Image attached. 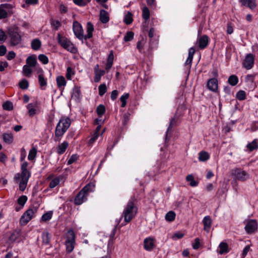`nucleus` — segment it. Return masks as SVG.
Returning <instances> with one entry per match:
<instances>
[{"label":"nucleus","mask_w":258,"mask_h":258,"mask_svg":"<svg viewBox=\"0 0 258 258\" xmlns=\"http://www.w3.org/2000/svg\"><path fill=\"white\" fill-rule=\"evenodd\" d=\"M27 166L28 163L24 162L21 165V173L16 174L14 177L15 181L19 183V189L21 191L25 189L30 176V173L27 170Z\"/></svg>","instance_id":"f257e3e1"},{"label":"nucleus","mask_w":258,"mask_h":258,"mask_svg":"<svg viewBox=\"0 0 258 258\" xmlns=\"http://www.w3.org/2000/svg\"><path fill=\"white\" fill-rule=\"evenodd\" d=\"M71 123V120L69 118H61L57 124L55 130V138L54 140L55 142L59 140V137L64 135L70 127Z\"/></svg>","instance_id":"f03ea898"},{"label":"nucleus","mask_w":258,"mask_h":258,"mask_svg":"<svg viewBox=\"0 0 258 258\" xmlns=\"http://www.w3.org/2000/svg\"><path fill=\"white\" fill-rule=\"evenodd\" d=\"M137 212V208L135 206L133 202L130 201L123 212L124 221L126 223L130 222L135 217Z\"/></svg>","instance_id":"7ed1b4c3"},{"label":"nucleus","mask_w":258,"mask_h":258,"mask_svg":"<svg viewBox=\"0 0 258 258\" xmlns=\"http://www.w3.org/2000/svg\"><path fill=\"white\" fill-rule=\"evenodd\" d=\"M10 45L12 46H21L22 44V37L18 32L17 29H10L8 32Z\"/></svg>","instance_id":"20e7f679"},{"label":"nucleus","mask_w":258,"mask_h":258,"mask_svg":"<svg viewBox=\"0 0 258 258\" xmlns=\"http://www.w3.org/2000/svg\"><path fill=\"white\" fill-rule=\"evenodd\" d=\"M57 39L58 43L63 48L72 53H75L77 52V48L66 37L61 36L59 34H58Z\"/></svg>","instance_id":"39448f33"},{"label":"nucleus","mask_w":258,"mask_h":258,"mask_svg":"<svg viewBox=\"0 0 258 258\" xmlns=\"http://www.w3.org/2000/svg\"><path fill=\"white\" fill-rule=\"evenodd\" d=\"M37 212V209L35 207L27 210L21 216L20 223L21 225H26L35 216Z\"/></svg>","instance_id":"423d86ee"},{"label":"nucleus","mask_w":258,"mask_h":258,"mask_svg":"<svg viewBox=\"0 0 258 258\" xmlns=\"http://www.w3.org/2000/svg\"><path fill=\"white\" fill-rule=\"evenodd\" d=\"M66 238V250L69 253H70L74 250L75 243V235L72 230H69L68 231Z\"/></svg>","instance_id":"0eeeda50"},{"label":"nucleus","mask_w":258,"mask_h":258,"mask_svg":"<svg viewBox=\"0 0 258 258\" xmlns=\"http://www.w3.org/2000/svg\"><path fill=\"white\" fill-rule=\"evenodd\" d=\"M13 6L10 4L0 5V20L4 19L13 14Z\"/></svg>","instance_id":"6e6552de"},{"label":"nucleus","mask_w":258,"mask_h":258,"mask_svg":"<svg viewBox=\"0 0 258 258\" xmlns=\"http://www.w3.org/2000/svg\"><path fill=\"white\" fill-rule=\"evenodd\" d=\"M244 228L246 233L248 234L254 233L257 229V223L256 220L251 219L247 221Z\"/></svg>","instance_id":"1a4fd4ad"},{"label":"nucleus","mask_w":258,"mask_h":258,"mask_svg":"<svg viewBox=\"0 0 258 258\" xmlns=\"http://www.w3.org/2000/svg\"><path fill=\"white\" fill-rule=\"evenodd\" d=\"M73 31L76 36L80 40L85 39V36L83 35V30L81 24L75 21L73 24Z\"/></svg>","instance_id":"9d476101"},{"label":"nucleus","mask_w":258,"mask_h":258,"mask_svg":"<svg viewBox=\"0 0 258 258\" xmlns=\"http://www.w3.org/2000/svg\"><path fill=\"white\" fill-rule=\"evenodd\" d=\"M254 56L251 53L247 54L243 62V66L246 70L251 69L254 64Z\"/></svg>","instance_id":"9b49d317"},{"label":"nucleus","mask_w":258,"mask_h":258,"mask_svg":"<svg viewBox=\"0 0 258 258\" xmlns=\"http://www.w3.org/2000/svg\"><path fill=\"white\" fill-rule=\"evenodd\" d=\"M233 174L236 179L242 181L249 178V174L245 171L239 168L236 169Z\"/></svg>","instance_id":"f8f14e48"},{"label":"nucleus","mask_w":258,"mask_h":258,"mask_svg":"<svg viewBox=\"0 0 258 258\" xmlns=\"http://www.w3.org/2000/svg\"><path fill=\"white\" fill-rule=\"evenodd\" d=\"M8 235V242L9 244L14 243L17 238L20 235V232L19 230H14L12 231H10L7 234Z\"/></svg>","instance_id":"ddd939ff"},{"label":"nucleus","mask_w":258,"mask_h":258,"mask_svg":"<svg viewBox=\"0 0 258 258\" xmlns=\"http://www.w3.org/2000/svg\"><path fill=\"white\" fill-rule=\"evenodd\" d=\"M195 52L194 48L191 47L188 51V55L185 62V66L187 70H189L191 67L193 56Z\"/></svg>","instance_id":"4468645a"},{"label":"nucleus","mask_w":258,"mask_h":258,"mask_svg":"<svg viewBox=\"0 0 258 258\" xmlns=\"http://www.w3.org/2000/svg\"><path fill=\"white\" fill-rule=\"evenodd\" d=\"M208 89L212 92H216L218 90V80L216 78L210 79L207 83Z\"/></svg>","instance_id":"2eb2a0df"},{"label":"nucleus","mask_w":258,"mask_h":258,"mask_svg":"<svg viewBox=\"0 0 258 258\" xmlns=\"http://www.w3.org/2000/svg\"><path fill=\"white\" fill-rule=\"evenodd\" d=\"M245 151L248 152H251L258 149V140L254 139L252 142H249L246 146Z\"/></svg>","instance_id":"dca6fc26"},{"label":"nucleus","mask_w":258,"mask_h":258,"mask_svg":"<svg viewBox=\"0 0 258 258\" xmlns=\"http://www.w3.org/2000/svg\"><path fill=\"white\" fill-rule=\"evenodd\" d=\"M199 46L201 49H204L208 44L209 38L207 35H203L198 39Z\"/></svg>","instance_id":"f3484780"},{"label":"nucleus","mask_w":258,"mask_h":258,"mask_svg":"<svg viewBox=\"0 0 258 258\" xmlns=\"http://www.w3.org/2000/svg\"><path fill=\"white\" fill-rule=\"evenodd\" d=\"M239 2L243 6L247 7L251 10H253L256 7L255 0H239Z\"/></svg>","instance_id":"a211bd4d"},{"label":"nucleus","mask_w":258,"mask_h":258,"mask_svg":"<svg viewBox=\"0 0 258 258\" xmlns=\"http://www.w3.org/2000/svg\"><path fill=\"white\" fill-rule=\"evenodd\" d=\"M86 198L87 196H85L84 194L81 191H80L74 200V203L75 205H80L86 200Z\"/></svg>","instance_id":"6ab92c4d"},{"label":"nucleus","mask_w":258,"mask_h":258,"mask_svg":"<svg viewBox=\"0 0 258 258\" xmlns=\"http://www.w3.org/2000/svg\"><path fill=\"white\" fill-rule=\"evenodd\" d=\"M57 86L60 90H62L66 86L67 82L64 77L62 76H58L56 79Z\"/></svg>","instance_id":"aec40b11"},{"label":"nucleus","mask_w":258,"mask_h":258,"mask_svg":"<svg viewBox=\"0 0 258 258\" xmlns=\"http://www.w3.org/2000/svg\"><path fill=\"white\" fill-rule=\"evenodd\" d=\"M144 248L146 250L151 251L154 246L153 239L147 238L144 241Z\"/></svg>","instance_id":"412c9836"},{"label":"nucleus","mask_w":258,"mask_h":258,"mask_svg":"<svg viewBox=\"0 0 258 258\" xmlns=\"http://www.w3.org/2000/svg\"><path fill=\"white\" fill-rule=\"evenodd\" d=\"M203 223L204 225V230L208 232H209L212 224V221L210 217L209 216H205L203 220Z\"/></svg>","instance_id":"4be33fe9"},{"label":"nucleus","mask_w":258,"mask_h":258,"mask_svg":"<svg viewBox=\"0 0 258 258\" xmlns=\"http://www.w3.org/2000/svg\"><path fill=\"white\" fill-rule=\"evenodd\" d=\"M37 106V102L31 103L27 105V108L28 109L29 115L31 116L36 114L35 108Z\"/></svg>","instance_id":"5701e85b"},{"label":"nucleus","mask_w":258,"mask_h":258,"mask_svg":"<svg viewBox=\"0 0 258 258\" xmlns=\"http://www.w3.org/2000/svg\"><path fill=\"white\" fill-rule=\"evenodd\" d=\"M26 65L30 67H34L37 63L36 56L35 55H32L28 56L26 60Z\"/></svg>","instance_id":"b1692460"},{"label":"nucleus","mask_w":258,"mask_h":258,"mask_svg":"<svg viewBox=\"0 0 258 258\" xmlns=\"http://www.w3.org/2000/svg\"><path fill=\"white\" fill-rule=\"evenodd\" d=\"M109 20V15L105 10H102L100 12V20L103 23H106Z\"/></svg>","instance_id":"393cba45"},{"label":"nucleus","mask_w":258,"mask_h":258,"mask_svg":"<svg viewBox=\"0 0 258 258\" xmlns=\"http://www.w3.org/2000/svg\"><path fill=\"white\" fill-rule=\"evenodd\" d=\"M93 30V25L90 22H88L87 30V34L85 35V39H89L92 37V32Z\"/></svg>","instance_id":"a878e982"},{"label":"nucleus","mask_w":258,"mask_h":258,"mask_svg":"<svg viewBox=\"0 0 258 258\" xmlns=\"http://www.w3.org/2000/svg\"><path fill=\"white\" fill-rule=\"evenodd\" d=\"M69 144L67 142H63L61 144L59 145L57 147V152L59 154H63L68 148Z\"/></svg>","instance_id":"bb28decb"},{"label":"nucleus","mask_w":258,"mask_h":258,"mask_svg":"<svg viewBox=\"0 0 258 258\" xmlns=\"http://www.w3.org/2000/svg\"><path fill=\"white\" fill-rule=\"evenodd\" d=\"M210 158V155L206 151H201L199 154V160L202 162H205Z\"/></svg>","instance_id":"cd10ccee"},{"label":"nucleus","mask_w":258,"mask_h":258,"mask_svg":"<svg viewBox=\"0 0 258 258\" xmlns=\"http://www.w3.org/2000/svg\"><path fill=\"white\" fill-rule=\"evenodd\" d=\"M219 253L221 254L228 252V246L226 243L221 242L219 246Z\"/></svg>","instance_id":"c85d7f7f"},{"label":"nucleus","mask_w":258,"mask_h":258,"mask_svg":"<svg viewBox=\"0 0 258 258\" xmlns=\"http://www.w3.org/2000/svg\"><path fill=\"white\" fill-rule=\"evenodd\" d=\"M39 84L42 89H44L47 86V80L44 78L43 74L38 76Z\"/></svg>","instance_id":"c756f323"},{"label":"nucleus","mask_w":258,"mask_h":258,"mask_svg":"<svg viewBox=\"0 0 258 258\" xmlns=\"http://www.w3.org/2000/svg\"><path fill=\"white\" fill-rule=\"evenodd\" d=\"M186 180L192 187H196L198 185V182L194 179V176L192 175H187L186 177Z\"/></svg>","instance_id":"7c9ffc66"},{"label":"nucleus","mask_w":258,"mask_h":258,"mask_svg":"<svg viewBox=\"0 0 258 258\" xmlns=\"http://www.w3.org/2000/svg\"><path fill=\"white\" fill-rule=\"evenodd\" d=\"M42 241L45 244H48L50 240V236L47 231H44L42 235Z\"/></svg>","instance_id":"2f4dec72"},{"label":"nucleus","mask_w":258,"mask_h":258,"mask_svg":"<svg viewBox=\"0 0 258 258\" xmlns=\"http://www.w3.org/2000/svg\"><path fill=\"white\" fill-rule=\"evenodd\" d=\"M41 44L40 41L38 39H35L31 42V47L33 50H37L40 48Z\"/></svg>","instance_id":"473e14b6"},{"label":"nucleus","mask_w":258,"mask_h":258,"mask_svg":"<svg viewBox=\"0 0 258 258\" xmlns=\"http://www.w3.org/2000/svg\"><path fill=\"white\" fill-rule=\"evenodd\" d=\"M3 139L4 142L8 144H11L13 141V137L11 134H4Z\"/></svg>","instance_id":"72a5a7b5"},{"label":"nucleus","mask_w":258,"mask_h":258,"mask_svg":"<svg viewBox=\"0 0 258 258\" xmlns=\"http://www.w3.org/2000/svg\"><path fill=\"white\" fill-rule=\"evenodd\" d=\"M93 185L91 184H88L86 186H85L80 191L85 196L87 197L88 192L93 190Z\"/></svg>","instance_id":"f704fd0d"},{"label":"nucleus","mask_w":258,"mask_h":258,"mask_svg":"<svg viewBox=\"0 0 258 258\" xmlns=\"http://www.w3.org/2000/svg\"><path fill=\"white\" fill-rule=\"evenodd\" d=\"M228 82L231 86H235L238 82V77L234 75H231L229 77Z\"/></svg>","instance_id":"c9c22d12"},{"label":"nucleus","mask_w":258,"mask_h":258,"mask_svg":"<svg viewBox=\"0 0 258 258\" xmlns=\"http://www.w3.org/2000/svg\"><path fill=\"white\" fill-rule=\"evenodd\" d=\"M176 217V214L173 211L168 212L165 215V219L169 222L173 221Z\"/></svg>","instance_id":"e433bc0d"},{"label":"nucleus","mask_w":258,"mask_h":258,"mask_svg":"<svg viewBox=\"0 0 258 258\" xmlns=\"http://www.w3.org/2000/svg\"><path fill=\"white\" fill-rule=\"evenodd\" d=\"M38 2V0H25V3L22 5V7L27 9L30 5H36Z\"/></svg>","instance_id":"4c0bfd02"},{"label":"nucleus","mask_w":258,"mask_h":258,"mask_svg":"<svg viewBox=\"0 0 258 258\" xmlns=\"http://www.w3.org/2000/svg\"><path fill=\"white\" fill-rule=\"evenodd\" d=\"M30 67L25 65L23 67V73L24 75L26 77H30L31 73L32 72V69L30 68Z\"/></svg>","instance_id":"58836bf2"},{"label":"nucleus","mask_w":258,"mask_h":258,"mask_svg":"<svg viewBox=\"0 0 258 258\" xmlns=\"http://www.w3.org/2000/svg\"><path fill=\"white\" fill-rule=\"evenodd\" d=\"M150 15V11H149V9L146 6L143 7V8L142 9L143 18L145 20H147L149 19Z\"/></svg>","instance_id":"ea45409f"},{"label":"nucleus","mask_w":258,"mask_h":258,"mask_svg":"<svg viewBox=\"0 0 258 258\" xmlns=\"http://www.w3.org/2000/svg\"><path fill=\"white\" fill-rule=\"evenodd\" d=\"M105 74V71L100 70L95 73L94 81L95 82H99L100 81L101 78Z\"/></svg>","instance_id":"a19ab883"},{"label":"nucleus","mask_w":258,"mask_h":258,"mask_svg":"<svg viewBox=\"0 0 258 258\" xmlns=\"http://www.w3.org/2000/svg\"><path fill=\"white\" fill-rule=\"evenodd\" d=\"M37 150L35 148H32L29 151L28 158L29 160H33L36 156Z\"/></svg>","instance_id":"79ce46f5"},{"label":"nucleus","mask_w":258,"mask_h":258,"mask_svg":"<svg viewBox=\"0 0 258 258\" xmlns=\"http://www.w3.org/2000/svg\"><path fill=\"white\" fill-rule=\"evenodd\" d=\"M129 96L130 94L128 93H125L120 97V101L121 102V106L122 107H124L126 106V100L129 98Z\"/></svg>","instance_id":"37998d69"},{"label":"nucleus","mask_w":258,"mask_h":258,"mask_svg":"<svg viewBox=\"0 0 258 258\" xmlns=\"http://www.w3.org/2000/svg\"><path fill=\"white\" fill-rule=\"evenodd\" d=\"M123 21L126 24L128 25L131 24L133 21L132 14L128 12L127 14L125 16Z\"/></svg>","instance_id":"c03bdc74"},{"label":"nucleus","mask_w":258,"mask_h":258,"mask_svg":"<svg viewBox=\"0 0 258 258\" xmlns=\"http://www.w3.org/2000/svg\"><path fill=\"white\" fill-rule=\"evenodd\" d=\"M105 111V107L103 105L100 104L97 107L96 112L100 117L102 116Z\"/></svg>","instance_id":"a18cd8bd"},{"label":"nucleus","mask_w":258,"mask_h":258,"mask_svg":"<svg viewBox=\"0 0 258 258\" xmlns=\"http://www.w3.org/2000/svg\"><path fill=\"white\" fill-rule=\"evenodd\" d=\"M99 94L100 96H103L106 92L107 88L105 84L100 85L98 87Z\"/></svg>","instance_id":"49530a36"},{"label":"nucleus","mask_w":258,"mask_h":258,"mask_svg":"<svg viewBox=\"0 0 258 258\" xmlns=\"http://www.w3.org/2000/svg\"><path fill=\"white\" fill-rule=\"evenodd\" d=\"M52 212H47L42 215L41 217V220L44 222L47 221L52 218Z\"/></svg>","instance_id":"de8ad7c7"},{"label":"nucleus","mask_w":258,"mask_h":258,"mask_svg":"<svg viewBox=\"0 0 258 258\" xmlns=\"http://www.w3.org/2000/svg\"><path fill=\"white\" fill-rule=\"evenodd\" d=\"M19 86L22 89H26L28 88L29 83L26 79H23L19 82Z\"/></svg>","instance_id":"09e8293b"},{"label":"nucleus","mask_w":258,"mask_h":258,"mask_svg":"<svg viewBox=\"0 0 258 258\" xmlns=\"http://www.w3.org/2000/svg\"><path fill=\"white\" fill-rule=\"evenodd\" d=\"M3 108L6 110H12L13 109V105L12 102L7 101L3 105Z\"/></svg>","instance_id":"8fccbe9b"},{"label":"nucleus","mask_w":258,"mask_h":258,"mask_svg":"<svg viewBox=\"0 0 258 258\" xmlns=\"http://www.w3.org/2000/svg\"><path fill=\"white\" fill-rule=\"evenodd\" d=\"M27 201V197L26 196H21L18 199V203L21 206H24Z\"/></svg>","instance_id":"3c124183"},{"label":"nucleus","mask_w":258,"mask_h":258,"mask_svg":"<svg viewBox=\"0 0 258 258\" xmlns=\"http://www.w3.org/2000/svg\"><path fill=\"white\" fill-rule=\"evenodd\" d=\"M134 33L132 31L127 32L124 37V40L127 42L132 40L134 38Z\"/></svg>","instance_id":"603ef678"},{"label":"nucleus","mask_w":258,"mask_h":258,"mask_svg":"<svg viewBox=\"0 0 258 258\" xmlns=\"http://www.w3.org/2000/svg\"><path fill=\"white\" fill-rule=\"evenodd\" d=\"M236 98L239 100H243L245 99V92L244 91H239L236 94Z\"/></svg>","instance_id":"864d4df0"},{"label":"nucleus","mask_w":258,"mask_h":258,"mask_svg":"<svg viewBox=\"0 0 258 258\" xmlns=\"http://www.w3.org/2000/svg\"><path fill=\"white\" fill-rule=\"evenodd\" d=\"M255 75L253 74H249L246 76L245 78V82L248 84H252L254 80Z\"/></svg>","instance_id":"5fc2aeb1"},{"label":"nucleus","mask_w":258,"mask_h":258,"mask_svg":"<svg viewBox=\"0 0 258 258\" xmlns=\"http://www.w3.org/2000/svg\"><path fill=\"white\" fill-rule=\"evenodd\" d=\"M59 182L60 180L58 178H55L50 181L49 183V187L51 188H53L58 185Z\"/></svg>","instance_id":"6e6d98bb"},{"label":"nucleus","mask_w":258,"mask_h":258,"mask_svg":"<svg viewBox=\"0 0 258 258\" xmlns=\"http://www.w3.org/2000/svg\"><path fill=\"white\" fill-rule=\"evenodd\" d=\"M38 59L44 64H46L48 62V57L43 54H40L38 56Z\"/></svg>","instance_id":"4d7b16f0"},{"label":"nucleus","mask_w":258,"mask_h":258,"mask_svg":"<svg viewBox=\"0 0 258 258\" xmlns=\"http://www.w3.org/2000/svg\"><path fill=\"white\" fill-rule=\"evenodd\" d=\"M74 3L80 6H84L89 2V0H73Z\"/></svg>","instance_id":"13d9d810"},{"label":"nucleus","mask_w":258,"mask_h":258,"mask_svg":"<svg viewBox=\"0 0 258 258\" xmlns=\"http://www.w3.org/2000/svg\"><path fill=\"white\" fill-rule=\"evenodd\" d=\"M200 239L199 238H196L195 239L194 242L192 243V247L194 249H198L200 246Z\"/></svg>","instance_id":"bf43d9fd"},{"label":"nucleus","mask_w":258,"mask_h":258,"mask_svg":"<svg viewBox=\"0 0 258 258\" xmlns=\"http://www.w3.org/2000/svg\"><path fill=\"white\" fill-rule=\"evenodd\" d=\"M130 119V114L128 113H125L123 115L122 118V124L123 125H125L127 123L128 121Z\"/></svg>","instance_id":"052dcab7"},{"label":"nucleus","mask_w":258,"mask_h":258,"mask_svg":"<svg viewBox=\"0 0 258 258\" xmlns=\"http://www.w3.org/2000/svg\"><path fill=\"white\" fill-rule=\"evenodd\" d=\"M74 75L72 69L71 67H68L67 70L66 78L68 80L71 79L72 75Z\"/></svg>","instance_id":"680f3d73"},{"label":"nucleus","mask_w":258,"mask_h":258,"mask_svg":"<svg viewBox=\"0 0 258 258\" xmlns=\"http://www.w3.org/2000/svg\"><path fill=\"white\" fill-rule=\"evenodd\" d=\"M78 159V156L77 155H73L68 161V164L70 165L76 161Z\"/></svg>","instance_id":"e2e57ef3"},{"label":"nucleus","mask_w":258,"mask_h":258,"mask_svg":"<svg viewBox=\"0 0 258 258\" xmlns=\"http://www.w3.org/2000/svg\"><path fill=\"white\" fill-rule=\"evenodd\" d=\"M99 135V133H94L93 137H92L90 139V140L88 142L89 145H91L96 140V139L98 138Z\"/></svg>","instance_id":"0e129e2a"},{"label":"nucleus","mask_w":258,"mask_h":258,"mask_svg":"<svg viewBox=\"0 0 258 258\" xmlns=\"http://www.w3.org/2000/svg\"><path fill=\"white\" fill-rule=\"evenodd\" d=\"M8 66V63L7 61H0V71L3 72L5 69Z\"/></svg>","instance_id":"69168bd1"},{"label":"nucleus","mask_w":258,"mask_h":258,"mask_svg":"<svg viewBox=\"0 0 258 258\" xmlns=\"http://www.w3.org/2000/svg\"><path fill=\"white\" fill-rule=\"evenodd\" d=\"M16 56V53L13 51H11L8 52L7 55V58L10 60L13 58H14Z\"/></svg>","instance_id":"338daca9"},{"label":"nucleus","mask_w":258,"mask_h":258,"mask_svg":"<svg viewBox=\"0 0 258 258\" xmlns=\"http://www.w3.org/2000/svg\"><path fill=\"white\" fill-rule=\"evenodd\" d=\"M26 156V151L25 149L23 148L21 150V157H20V160L21 161H23L25 157Z\"/></svg>","instance_id":"774afa93"}]
</instances>
